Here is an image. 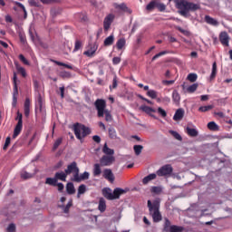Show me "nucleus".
<instances>
[{"instance_id": "36", "label": "nucleus", "mask_w": 232, "mask_h": 232, "mask_svg": "<svg viewBox=\"0 0 232 232\" xmlns=\"http://www.w3.org/2000/svg\"><path fill=\"white\" fill-rule=\"evenodd\" d=\"M184 230L183 227L172 225L169 232H182Z\"/></svg>"}, {"instance_id": "39", "label": "nucleus", "mask_w": 232, "mask_h": 232, "mask_svg": "<svg viewBox=\"0 0 232 232\" xmlns=\"http://www.w3.org/2000/svg\"><path fill=\"white\" fill-rule=\"evenodd\" d=\"M198 83H193L191 85H189L188 88H187V92L188 93H193L196 92V90L198 89Z\"/></svg>"}, {"instance_id": "25", "label": "nucleus", "mask_w": 232, "mask_h": 232, "mask_svg": "<svg viewBox=\"0 0 232 232\" xmlns=\"http://www.w3.org/2000/svg\"><path fill=\"white\" fill-rule=\"evenodd\" d=\"M66 191H67L68 195L75 194V187L73 186V183H72V182L67 183Z\"/></svg>"}, {"instance_id": "46", "label": "nucleus", "mask_w": 232, "mask_h": 232, "mask_svg": "<svg viewBox=\"0 0 232 232\" xmlns=\"http://www.w3.org/2000/svg\"><path fill=\"white\" fill-rule=\"evenodd\" d=\"M61 144H63V138H59L55 140L53 150L55 151V150H57V148H59V146H61Z\"/></svg>"}, {"instance_id": "6", "label": "nucleus", "mask_w": 232, "mask_h": 232, "mask_svg": "<svg viewBox=\"0 0 232 232\" xmlns=\"http://www.w3.org/2000/svg\"><path fill=\"white\" fill-rule=\"evenodd\" d=\"M102 194L107 200H115V198H117V188L111 190L110 188H103L102 189Z\"/></svg>"}, {"instance_id": "64", "label": "nucleus", "mask_w": 232, "mask_h": 232, "mask_svg": "<svg viewBox=\"0 0 232 232\" xmlns=\"http://www.w3.org/2000/svg\"><path fill=\"white\" fill-rule=\"evenodd\" d=\"M19 39L21 43H23V44H26V36H24V34H19Z\"/></svg>"}, {"instance_id": "22", "label": "nucleus", "mask_w": 232, "mask_h": 232, "mask_svg": "<svg viewBox=\"0 0 232 232\" xmlns=\"http://www.w3.org/2000/svg\"><path fill=\"white\" fill-rule=\"evenodd\" d=\"M23 130V123H17L14 130V134H13V139H15L19 133Z\"/></svg>"}, {"instance_id": "30", "label": "nucleus", "mask_w": 232, "mask_h": 232, "mask_svg": "<svg viewBox=\"0 0 232 232\" xmlns=\"http://www.w3.org/2000/svg\"><path fill=\"white\" fill-rule=\"evenodd\" d=\"M164 220L165 222L163 225V232H169L170 230V227H172L171 222L167 218H165Z\"/></svg>"}, {"instance_id": "42", "label": "nucleus", "mask_w": 232, "mask_h": 232, "mask_svg": "<svg viewBox=\"0 0 232 232\" xmlns=\"http://www.w3.org/2000/svg\"><path fill=\"white\" fill-rule=\"evenodd\" d=\"M142 111L146 112L147 114H150L151 112H155L154 109H151V107H147V105H144L140 108Z\"/></svg>"}, {"instance_id": "20", "label": "nucleus", "mask_w": 232, "mask_h": 232, "mask_svg": "<svg viewBox=\"0 0 232 232\" xmlns=\"http://www.w3.org/2000/svg\"><path fill=\"white\" fill-rule=\"evenodd\" d=\"M24 108L25 117H30V98L25 99Z\"/></svg>"}, {"instance_id": "51", "label": "nucleus", "mask_w": 232, "mask_h": 232, "mask_svg": "<svg viewBox=\"0 0 232 232\" xmlns=\"http://www.w3.org/2000/svg\"><path fill=\"white\" fill-rule=\"evenodd\" d=\"M10 142H11V138H10V137H7V138L5 139V142L4 147H3V150H4L5 151H6V150H8V146H10Z\"/></svg>"}, {"instance_id": "27", "label": "nucleus", "mask_w": 232, "mask_h": 232, "mask_svg": "<svg viewBox=\"0 0 232 232\" xmlns=\"http://www.w3.org/2000/svg\"><path fill=\"white\" fill-rule=\"evenodd\" d=\"M157 178V175L155 173H152V174H150L149 176L145 177L143 179H142V183L144 185H147L150 181L155 179Z\"/></svg>"}, {"instance_id": "52", "label": "nucleus", "mask_w": 232, "mask_h": 232, "mask_svg": "<svg viewBox=\"0 0 232 232\" xmlns=\"http://www.w3.org/2000/svg\"><path fill=\"white\" fill-rule=\"evenodd\" d=\"M109 137H111V139H115L117 137L115 129L113 128L109 129Z\"/></svg>"}, {"instance_id": "1", "label": "nucleus", "mask_w": 232, "mask_h": 232, "mask_svg": "<svg viewBox=\"0 0 232 232\" xmlns=\"http://www.w3.org/2000/svg\"><path fill=\"white\" fill-rule=\"evenodd\" d=\"M94 106L97 111V116L101 119L105 116V121L107 122H111L113 121V117H111V112L106 109V101L102 99H97L94 102Z\"/></svg>"}, {"instance_id": "16", "label": "nucleus", "mask_w": 232, "mask_h": 232, "mask_svg": "<svg viewBox=\"0 0 232 232\" xmlns=\"http://www.w3.org/2000/svg\"><path fill=\"white\" fill-rule=\"evenodd\" d=\"M98 209L100 213H104V211H106V199H104V198H99Z\"/></svg>"}, {"instance_id": "43", "label": "nucleus", "mask_w": 232, "mask_h": 232, "mask_svg": "<svg viewBox=\"0 0 232 232\" xmlns=\"http://www.w3.org/2000/svg\"><path fill=\"white\" fill-rule=\"evenodd\" d=\"M167 53H169L168 51H161L159 53L155 54L153 57H152V62H154L155 60H157L158 58L163 56V55H166Z\"/></svg>"}, {"instance_id": "9", "label": "nucleus", "mask_w": 232, "mask_h": 232, "mask_svg": "<svg viewBox=\"0 0 232 232\" xmlns=\"http://www.w3.org/2000/svg\"><path fill=\"white\" fill-rule=\"evenodd\" d=\"M113 19H115V15L108 14L103 20V30L104 32H108L110 27L111 26V23H113Z\"/></svg>"}, {"instance_id": "54", "label": "nucleus", "mask_w": 232, "mask_h": 232, "mask_svg": "<svg viewBox=\"0 0 232 232\" xmlns=\"http://www.w3.org/2000/svg\"><path fill=\"white\" fill-rule=\"evenodd\" d=\"M17 72L21 73L23 77H26V70L21 66H17Z\"/></svg>"}, {"instance_id": "40", "label": "nucleus", "mask_w": 232, "mask_h": 232, "mask_svg": "<svg viewBox=\"0 0 232 232\" xmlns=\"http://www.w3.org/2000/svg\"><path fill=\"white\" fill-rule=\"evenodd\" d=\"M156 5L157 3L155 1H151L150 2L147 6H146V10L147 11H152L156 8Z\"/></svg>"}, {"instance_id": "31", "label": "nucleus", "mask_w": 232, "mask_h": 232, "mask_svg": "<svg viewBox=\"0 0 232 232\" xmlns=\"http://www.w3.org/2000/svg\"><path fill=\"white\" fill-rule=\"evenodd\" d=\"M45 184H47L48 186H57V179L55 176L53 178H47L45 179Z\"/></svg>"}, {"instance_id": "59", "label": "nucleus", "mask_w": 232, "mask_h": 232, "mask_svg": "<svg viewBox=\"0 0 232 232\" xmlns=\"http://www.w3.org/2000/svg\"><path fill=\"white\" fill-rule=\"evenodd\" d=\"M81 46H82V43H81V41L77 40L75 42L74 52L81 50Z\"/></svg>"}, {"instance_id": "18", "label": "nucleus", "mask_w": 232, "mask_h": 232, "mask_svg": "<svg viewBox=\"0 0 232 232\" xmlns=\"http://www.w3.org/2000/svg\"><path fill=\"white\" fill-rule=\"evenodd\" d=\"M205 22L212 26H218V22L214 19L213 17L209 16V15H206L205 16Z\"/></svg>"}, {"instance_id": "57", "label": "nucleus", "mask_w": 232, "mask_h": 232, "mask_svg": "<svg viewBox=\"0 0 232 232\" xmlns=\"http://www.w3.org/2000/svg\"><path fill=\"white\" fill-rule=\"evenodd\" d=\"M72 206V201L70 200L67 205L63 208V212L64 213H69L70 208Z\"/></svg>"}, {"instance_id": "45", "label": "nucleus", "mask_w": 232, "mask_h": 232, "mask_svg": "<svg viewBox=\"0 0 232 232\" xmlns=\"http://www.w3.org/2000/svg\"><path fill=\"white\" fill-rule=\"evenodd\" d=\"M29 6H34L35 8H39L41 6V4H39V1L36 0H28Z\"/></svg>"}, {"instance_id": "10", "label": "nucleus", "mask_w": 232, "mask_h": 232, "mask_svg": "<svg viewBox=\"0 0 232 232\" xmlns=\"http://www.w3.org/2000/svg\"><path fill=\"white\" fill-rule=\"evenodd\" d=\"M229 40H230V37H229V35L227 32H221L220 33L219 41H220V43L223 46L228 47L229 46Z\"/></svg>"}, {"instance_id": "15", "label": "nucleus", "mask_w": 232, "mask_h": 232, "mask_svg": "<svg viewBox=\"0 0 232 232\" xmlns=\"http://www.w3.org/2000/svg\"><path fill=\"white\" fill-rule=\"evenodd\" d=\"M103 177L104 179H106L107 180H109V182H114L115 180V177H113V172H111V169H106L103 171Z\"/></svg>"}, {"instance_id": "44", "label": "nucleus", "mask_w": 232, "mask_h": 232, "mask_svg": "<svg viewBox=\"0 0 232 232\" xmlns=\"http://www.w3.org/2000/svg\"><path fill=\"white\" fill-rule=\"evenodd\" d=\"M133 150H134L135 154H136L137 156H139V155L141 153V151H142V150H143V147L140 146V145H135V146L133 147Z\"/></svg>"}, {"instance_id": "63", "label": "nucleus", "mask_w": 232, "mask_h": 232, "mask_svg": "<svg viewBox=\"0 0 232 232\" xmlns=\"http://www.w3.org/2000/svg\"><path fill=\"white\" fill-rule=\"evenodd\" d=\"M92 140H94V142H96L97 144H100V142H101V136H99V135L92 136Z\"/></svg>"}, {"instance_id": "21", "label": "nucleus", "mask_w": 232, "mask_h": 232, "mask_svg": "<svg viewBox=\"0 0 232 232\" xmlns=\"http://www.w3.org/2000/svg\"><path fill=\"white\" fill-rule=\"evenodd\" d=\"M95 52H97V45L94 44L91 47V50L85 51L83 55H86L87 57H93Z\"/></svg>"}, {"instance_id": "13", "label": "nucleus", "mask_w": 232, "mask_h": 232, "mask_svg": "<svg viewBox=\"0 0 232 232\" xmlns=\"http://www.w3.org/2000/svg\"><path fill=\"white\" fill-rule=\"evenodd\" d=\"M117 50L121 51V54L126 50V39L120 38L117 42Z\"/></svg>"}, {"instance_id": "5", "label": "nucleus", "mask_w": 232, "mask_h": 232, "mask_svg": "<svg viewBox=\"0 0 232 232\" xmlns=\"http://www.w3.org/2000/svg\"><path fill=\"white\" fill-rule=\"evenodd\" d=\"M65 173L68 175H72V179H75L80 171L79 167L77 166L76 161L71 162L69 165H67V168L65 169Z\"/></svg>"}, {"instance_id": "55", "label": "nucleus", "mask_w": 232, "mask_h": 232, "mask_svg": "<svg viewBox=\"0 0 232 232\" xmlns=\"http://www.w3.org/2000/svg\"><path fill=\"white\" fill-rule=\"evenodd\" d=\"M19 59L22 63H24V64H26L27 66H30V62H28V60H26V58L24 57V55L20 54L19 55Z\"/></svg>"}, {"instance_id": "29", "label": "nucleus", "mask_w": 232, "mask_h": 232, "mask_svg": "<svg viewBox=\"0 0 232 232\" xmlns=\"http://www.w3.org/2000/svg\"><path fill=\"white\" fill-rule=\"evenodd\" d=\"M101 173H102V170L101 169V165L99 163L94 164V168H93L94 177H99Z\"/></svg>"}, {"instance_id": "56", "label": "nucleus", "mask_w": 232, "mask_h": 232, "mask_svg": "<svg viewBox=\"0 0 232 232\" xmlns=\"http://www.w3.org/2000/svg\"><path fill=\"white\" fill-rule=\"evenodd\" d=\"M169 133L178 140H182V138L181 136L176 132V131H173V130H170Z\"/></svg>"}, {"instance_id": "34", "label": "nucleus", "mask_w": 232, "mask_h": 232, "mask_svg": "<svg viewBox=\"0 0 232 232\" xmlns=\"http://www.w3.org/2000/svg\"><path fill=\"white\" fill-rule=\"evenodd\" d=\"M186 130L188 135L190 137H197L198 135V132L196 130V129H190V127H187Z\"/></svg>"}, {"instance_id": "17", "label": "nucleus", "mask_w": 232, "mask_h": 232, "mask_svg": "<svg viewBox=\"0 0 232 232\" xmlns=\"http://www.w3.org/2000/svg\"><path fill=\"white\" fill-rule=\"evenodd\" d=\"M184 109H178L173 116V120L178 121H181L184 117Z\"/></svg>"}, {"instance_id": "58", "label": "nucleus", "mask_w": 232, "mask_h": 232, "mask_svg": "<svg viewBox=\"0 0 232 232\" xmlns=\"http://www.w3.org/2000/svg\"><path fill=\"white\" fill-rule=\"evenodd\" d=\"M158 113H159L162 118L167 117V112H166V111H164V109H161V107H159V109H158Z\"/></svg>"}, {"instance_id": "47", "label": "nucleus", "mask_w": 232, "mask_h": 232, "mask_svg": "<svg viewBox=\"0 0 232 232\" xmlns=\"http://www.w3.org/2000/svg\"><path fill=\"white\" fill-rule=\"evenodd\" d=\"M147 95L151 99H157V92L155 90H149Z\"/></svg>"}, {"instance_id": "62", "label": "nucleus", "mask_w": 232, "mask_h": 232, "mask_svg": "<svg viewBox=\"0 0 232 232\" xmlns=\"http://www.w3.org/2000/svg\"><path fill=\"white\" fill-rule=\"evenodd\" d=\"M177 30L179 32V33H181V34H183L184 35H188V31H187V30H184L183 28H181V27H179V26H178L177 27Z\"/></svg>"}, {"instance_id": "19", "label": "nucleus", "mask_w": 232, "mask_h": 232, "mask_svg": "<svg viewBox=\"0 0 232 232\" xmlns=\"http://www.w3.org/2000/svg\"><path fill=\"white\" fill-rule=\"evenodd\" d=\"M102 152L107 156H113L115 154V150L110 149L108 147V143H105L102 148Z\"/></svg>"}, {"instance_id": "49", "label": "nucleus", "mask_w": 232, "mask_h": 232, "mask_svg": "<svg viewBox=\"0 0 232 232\" xmlns=\"http://www.w3.org/2000/svg\"><path fill=\"white\" fill-rule=\"evenodd\" d=\"M156 8L159 9L160 12H164L166 10V5L162 3H156Z\"/></svg>"}, {"instance_id": "41", "label": "nucleus", "mask_w": 232, "mask_h": 232, "mask_svg": "<svg viewBox=\"0 0 232 232\" xmlns=\"http://www.w3.org/2000/svg\"><path fill=\"white\" fill-rule=\"evenodd\" d=\"M198 79V75L197 73H194V72H191V73H188V80L190 82H195Z\"/></svg>"}, {"instance_id": "60", "label": "nucleus", "mask_w": 232, "mask_h": 232, "mask_svg": "<svg viewBox=\"0 0 232 232\" xmlns=\"http://www.w3.org/2000/svg\"><path fill=\"white\" fill-rule=\"evenodd\" d=\"M16 121H18L17 124H23V114L21 112H17Z\"/></svg>"}, {"instance_id": "37", "label": "nucleus", "mask_w": 232, "mask_h": 232, "mask_svg": "<svg viewBox=\"0 0 232 232\" xmlns=\"http://www.w3.org/2000/svg\"><path fill=\"white\" fill-rule=\"evenodd\" d=\"M214 108L213 105H204L202 107H199L198 111L199 112H207L211 111Z\"/></svg>"}, {"instance_id": "38", "label": "nucleus", "mask_w": 232, "mask_h": 232, "mask_svg": "<svg viewBox=\"0 0 232 232\" xmlns=\"http://www.w3.org/2000/svg\"><path fill=\"white\" fill-rule=\"evenodd\" d=\"M130 188H126L125 189H122L121 188H117V198L119 199L121 195L128 193Z\"/></svg>"}, {"instance_id": "48", "label": "nucleus", "mask_w": 232, "mask_h": 232, "mask_svg": "<svg viewBox=\"0 0 232 232\" xmlns=\"http://www.w3.org/2000/svg\"><path fill=\"white\" fill-rule=\"evenodd\" d=\"M43 5H53L55 3H60L61 0H40Z\"/></svg>"}, {"instance_id": "35", "label": "nucleus", "mask_w": 232, "mask_h": 232, "mask_svg": "<svg viewBox=\"0 0 232 232\" xmlns=\"http://www.w3.org/2000/svg\"><path fill=\"white\" fill-rule=\"evenodd\" d=\"M217 72H218L217 62H214L213 65H212V72H211V75H210L211 80H214L216 78Z\"/></svg>"}, {"instance_id": "28", "label": "nucleus", "mask_w": 232, "mask_h": 232, "mask_svg": "<svg viewBox=\"0 0 232 232\" xmlns=\"http://www.w3.org/2000/svg\"><path fill=\"white\" fill-rule=\"evenodd\" d=\"M208 129L212 131L219 130V127H218V125H217V123L215 121H209V123H208Z\"/></svg>"}, {"instance_id": "4", "label": "nucleus", "mask_w": 232, "mask_h": 232, "mask_svg": "<svg viewBox=\"0 0 232 232\" xmlns=\"http://www.w3.org/2000/svg\"><path fill=\"white\" fill-rule=\"evenodd\" d=\"M73 131L76 139H78L79 140H82L84 137H88V135L92 133V130H90V128L81 123H75L73 125Z\"/></svg>"}, {"instance_id": "8", "label": "nucleus", "mask_w": 232, "mask_h": 232, "mask_svg": "<svg viewBox=\"0 0 232 232\" xmlns=\"http://www.w3.org/2000/svg\"><path fill=\"white\" fill-rule=\"evenodd\" d=\"M115 162V158L113 156L104 155L100 160L101 166H111Z\"/></svg>"}, {"instance_id": "3", "label": "nucleus", "mask_w": 232, "mask_h": 232, "mask_svg": "<svg viewBox=\"0 0 232 232\" xmlns=\"http://www.w3.org/2000/svg\"><path fill=\"white\" fill-rule=\"evenodd\" d=\"M148 208L150 214L152 216L154 222H160L162 219L161 214L160 213V202L154 200L152 203L150 200H148Z\"/></svg>"}, {"instance_id": "33", "label": "nucleus", "mask_w": 232, "mask_h": 232, "mask_svg": "<svg viewBox=\"0 0 232 232\" xmlns=\"http://www.w3.org/2000/svg\"><path fill=\"white\" fill-rule=\"evenodd\" d=\"M113 41H115V37H113V35H110L104 40V46H111L113 44Z\"/></svg>"}, {"instance_id": "14", "label": "nucleus", "mask_w": 232, "mask_h": 232, "mask_svg": "<svg viewBox=\"0 0 232 232\" xmlns=\"http://www.w3.org/2000/svg\"><path fill=\"white\" fill-rule=\"evenodd\" d=\"M66 177H68L66 170H61L54 174V178L56 179V180H62V182H66Z\"/></svg>"}, {"instance_id": "11", "label": "nucleus", "mask_w": 232, "mask_h": 232, "mask_svg": "<svg viewBox=\"0 0 232 232\" xmlns=\"http://www.w3.org/2000/svg\"><path fill=\"white\" fill-rule=\"evenodd\" d=\"M90 179V172L85 171L82 174L79 175V173L76 175V178L72 179V180L73 182H82V180H88Z\"/></svg>"}, {"instance_id": "61", "label": "nucleus", "mask_w": 232, "mask_h": 232, "mask_svg": "<svg viewBox=\"0 0 232 232\" xmlns=\"http://www.w3.org/2000/svg\"><path fill=\"white\" fill-rule=\"evenodd\" d=\"M7 232H15V225L14 223L7 227Z\"/></svg>"}, {"instance_id": "26", "label": "nucleus", "mask_w": 232, "mask_h": 232, "mask_svg": "<svg viewBox=\"0 0 232 232\" xmlns=\"http://www.w3.org/2000/svg\"><path fill=\"white\" fill-rule=\"evenodd\" d=\"M29 35L33 43H37V41H39V36L36 33H34V29H32V27L29 28Z\"/></svg>"}, {"instance_id": "24", "label": "nucleus", "mask_w": 232, "mask_h": 232, "mask_svg": "<svg viewBox=\"0 0 232 232\" xmlns=\"http://www.w3.org/2000/svg\"><path fill=\"white\" fill-rule=\"evenodd\" d=\"M20 177H21V179H23V180H28V179H33L34 174L29 173L25 170H22L21 173H20Z\"/></svg>"}, {"instance_id": "50", "label": "nucleus", "mask_w": 232, "mask_h": 232, "mask_svg": "<svg viewBox=\"0 0 232 232\" xmlns=\"http://www.w3.org/2000/svg\"><path fill=\"white\" fill-rule=\"evenodd\" d=\"M18 95H19V90L17 89V83H14V92H13V99H17Z\"/></svg>"}, {"instance_id": "53", "label": "nucleus", "mask_w": 232, "mask_h": 232, "mask_svg": "<svg viewBox=\"0 0 232 232\" xmlns=\"http://www.w3.org/2000/svg\"><path fill=\"white\" fill-rule=\"evenodd\" d=\"M150 191L155 194H160L162 189L160 187H152Z\"/></svg>"}, {"instance_id": "12", "label": "nucleus", "mask_w": 232, "mask_h": 232, "mask_svg": "<svg viewBox=\"0 0 232 232\" xmlns=\"http://www.w3.org/2000/svg\"><path fill=\"white\" fill-rule=\"evenodd\" d=\"M117 9H118V14L121 13L131 14V9H130L128 5L124 3L118 5Z\"/></svg>"}, {"instance_id": "7", "label": "nucleus", "mask_w": 232, "mask_h": 232, "mask_svg": "<svg viewBox=\"0 0 232 232\" xmlns=\"http://www.w3.org/2000/svg\"><path fill=\"white\" fill-rule=\"evenodd\" d=\"M173 172V168L170 165H165L161 167L158 171L157 175L159 177H169L172 174Z\"/></svg>"}, {"instance_id": "23", "label": "nucleus", "mask_w": 232, "mask_h": 232, "mask_svg": "<svg viewBox=\"0 0 232 232\" xmlns=\"http://www.w3.org/2000/svg\"><path fill=\"white\" fill-rule=\"evenodd\" d=\"M172 100L175 104H179L180 102V94L177 90H174L172 92Z\"/></svg>"}, {"instance_id": "32", "label": "nucleus", "mask_w": 232, "mask_h": 232, "mask_svg": "<svg viewBox=\"0 0 232 232\" xmlns=\"http://www.w3.org/2000/svg\"><path fill=\"white\" fill-rule=\"evenodd\" d=\"M85 193H86V185L84 184L80 185L78 188L77 198H81V195H84Z\"/></svg>"}, {"instance_id": "2", "label": "nucleus", "mask_w": 232, "mask_h": 232, "mask_svg": "<svg viewBox=\"0 0 232 232\" xmlns=\"http://www.w3.org/2000/svg\"><path fill=\"white\" fill-rule=\"evenodd\" d=\"M177 7L179 10V14L183 17H187L189 11L196 12L200 8L199 5L185 0H180L177 2Z\"/></svg>"}]
</instances>
